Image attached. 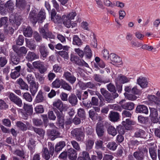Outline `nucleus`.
Masks as SVG:
<instances>
[{"label":"nucleus","instance_id":"nucleus-1","mask_svg":"<svg viewBox=\"0 0 160 160\" xmlns=\"http://www.w3.org/2000/svg\"><path fill=\"white\" fill-rule=\"evenodd\" d=\"M83 129V128L74 129L71 131V134L78 141H82L85 137Z\"/></svg>","mask_w":160,"mask_h":160},{"label":"nucleus","instance_id":"nucleus-2","mask_svg":"<svg viewBox=\"0 0 160 160\" xmlns=\"http://www.w3.org/2000/svg\"><path fill=\"white\" fill-rule=\"evenodd\" d=\"M35 11L34 10L32 11L30 13L29 18L30 19H38V20H44L46 18V16L45 11L44 10L41 9L37 15V18L36 17Z\"/></svg>","mask_w":160,"mask_h":160},{"label":"nucleus","instance_id":"nucleus-3","mask_svg":"<svg viewBox=\"0 0 160 160\" xmlns=\"http://www.w3.org/2000/svg\"><path fill=\"white\" fill-rule=\"evenodd\" d=\"M148 152V150L143 148L141 151L135 152L133 156L137 160H143L144 157L147 154Z\"/></svg>","mask_w":160,"mask_h":160},{"label":"nucleus","instance_id":"nucleus-4","mask_svg":"<svg viewBox=\"0 0 160 160\" xmlns=\"http://www.w3.org/2000/svg\"><path fill=\"white\" fill-rule=\"evenodd\" d=\"M62 19L63 20L67 19L68 20H72L74 19L78 20L82 19V18L80 15H78L77 16V13L75 11H72L70 12L67 15H64L62 17Z\"/></svg>","mask_w":160,"mask_h":160},{"label":"nucleus","instance_id":"nucleus-5","mask_svg":"<svg viewBox=\"0 0 160 160\" xmlns=\"http://www.w3.org/2000/svg\"><path fill=\"white\" fill-rule=\"evenodd\" d=\"M10 100L19 107L22 106V100L18 97L16 95L13 93H10L9 96Z\"/></svg>","mask_w":160,"mask_h":160},{"label":"nucleus","instance_id":"nucleus-6","mask_svg":"<svg viewBox=\"0 0 160 160\" xmlns=\"http://www.w3.org/2000/svg\"><path fill=\"white\" fill-rule=\"evenodd\" d=\"M32 65L35 68L38 69L41 74L44 73L47 70V68L44 66L43 62L39 61L33 62Z\"/></svg>","mask_w":160,"mask_h":160},{"label":"nucleus","instance_id":"nucleus-7","mask_svg":"<svg viewBox=\"0 0 160 160\" xmlns=\"http://www.w3.org/2000/svg\"><path fill=\"white\" fill-rule=\"evenodd\" d=\"M63 77L71 84H73L76 81V78L70 72L65 71L63 75Z\"/></svg>","mask_w":160,"mask_h":160},{"label":"nucleus","instance_id":"nucleus-8","mask_svg":"<svg viewBox=\"0 0 160 160\" xmlns=\"http://www.w3.org/2000/svg\"><path fill=\"white\" fill-rule=\"evenodd\" d=\"M21 69V66H18L14 68L11 70L10 74L11 78L13 79H16L20 75V71Z\"/></svg>","mask_w":160,"mask_h":160},{"label":"nucleus","instance_id":"nucleus-9","mask_svg":"<svg viewBox=\"0 0 160 160\" xmlns=\"http://www.w3.org/2000/svg\"><path fill=\"white\" fill-rule=\"evenodd\" d=\"M125 101L124 99H123L119 102V104L121 105L122 108L123 109L129 110H132L134 107V103L131 102H129L122 104L123 102H125Z\"/></svg>","mask_w":160,"mask_h":160},{"label":"nucleus","instance_id":"nucleus-10","mask_svg":"<svg viewBox=\"0 0 160 160\" xmlns=\"http://www.w3.org/2000/svg\"><path fill=\"white\" fill-rule=\"evenodd\" d=\"M130 79L131 78H128L126 76L120 74L116 78V82L117 83H124L129 82Z\"/></svg>","mask_w":160,"mask_h":160},{"label":"nucleus","instance_id":"nucleus-11","mask_svg":"<svg viewBox=\"0 0 160 160\" xmlns=\"http://www.w3.org/2000/svg\"><path fill=\"white\" fill-rule=\"evenodd\" d=\"M39 50L41 58L42 57L43 60L46 58L49 52L45 46L43 44L40 45L39 46Z\"/></svg>","mask_w":160,"mask_h":160},{"label":"nucleus","instance_id":"nucleus-12","mask_svg":"<svg viewBox=\"0 0 160 160\" xmlns=\"http://www.w3.org/2000/svg\"><path fill=\"white\" fill-rule=\"evenodd\" d=\"M13 49L20 57L25 56L28 51L27 49L24 47H22L18 49H17L15 47H13Z\"/></svg>","mask_w":160,"mask_h":160},{"label":"nucleus","instance_id":"nucleus-13","mask_svg":"<svg viewBox=\"0 0 160 160\" xmlns=\"http://www.w3.org/2000/svg\"><path fill=\"white\" fill-rule=\"evenodd\" d=\"M98 98L95 97H93L92 98L91 102L89 103H86L85 101H83V103L85 106L88 108L92 106H98Z\"/></svg>","mask_w":160,"mask_h":160},{"label":"nucleus","instance_id":"nucleus-14","mask_svg":"<svg viewBox=\"0 0 160 160\" xmlns=\"http://www.w3.org/2000/svg\"><path fill=\"white\" fill-rule=\"evenodd\" d=\"M96 131L98 137H102L103 136L105 130L104 128V126L102 123H98L97 124Z\"/></svg>","mask_w":160,"mask_h":160},{"label":"nucleus","instance_id":"nucleus-15","mask_svg":"<svg viewBox=\"0 0 160 160\" xmlns=\"http://www.w3.org/2000/svg\"><path fill=\"white\" fill-rule=\"evenodd\" d=\"M109 58L111 61L113 63L119 65L122 63L121 58L114 53H111L110 55Z\"/></svg>","mask_w":160,"mask_h":160},{"label":"nucleus","instance_id":"nucleus-16","mask_svg":"<svg viewBox=\"0 0 160 160\" xmlns=\"http://www.w3.org/2000/svg\"><path fill=\"white\" fill-rule=\"evenodd\" d=\"M150 117L152 122H156L158 116L157 110L154 108H150Z\"/></svg>","mask_w":160,"mask_h":160},{"label":"nucleus","instance_id":"nucleus-17","mask_svg":"<svg viewBox=\"0 0 160 160\" xmlns=\"http://www.w3.org/2000/svg\"><path fill=\"white\" fill-rule=\"evenodd\" d=\"M68 154L69 158L71 160H75L77 158L76 151L73 148H70L68 149Z\"/></svg>","mask_w":160,"mask_h":160},{"label":"nucleus","instance_id":"nucleus-18","mask_svg":"<svg viewBox=\"0 0 160 160\" xmlns=\"http://www.w3.org/2000/svg\"><path fill=\"white\" fill-rule=\"evenodd\" d=\"M137 83L142 88H145L148 86V82L145 78L140 77L137 80Z\"/></svg>","mask_w":160,"mask_h":160},{"label":"nucleus","instance_id":"nucleus-19","mask_svg":"<svg viewBox=\"0 0 160 160\" xmlns=\"http://www.w3.org/2000/svg\"><path fill=\"white\" fill-rule=\"evenodd\" d=\"M136 111L137 113H144L146 114L148 113V110L147 107L142 105H138L136 109Z\"/></svg>","mask_w":160,"mask_h":160},{"label":"nucleus","instance_id":"nucleus-20","mask_svg":"<svg viewBox=\"0 0 160 160\" xmlns=\"http://www.w3.org/2000/svg\"><path fill=\"white\" fill-rule=\"evenodd\" d=\"M54 107L62 112L64 109V107L62 102L60 99L57 100L53 103Z\"/></svg>","mask_w":160,"mask_h":160},{"label":"nucleus","instance_id":"nucleus-21","mask_svg":"<svg viewBox=\"0 0 160 160\" xmlns=\"http://www.w3.org/2000/svg\"><path fill=\"white\" fill-rule=\"evenodd\" d=\"M30 84V92L32 95L34 96L37 92L38 88V83H36L35 82L31 83Z\"/></svg>","mask_w":160,"mask_h":160},{"label":"nucleus","instance_id":"nucleus-22","mask_svg":"<svg viewBox=\"0 0 160 160\" xmlns=\"http://www.w3.org/2000/svg\"><path fill=\"white\" fill-rule=\"evenodd\" d=\"M122 123L126 129L130 130L132 129L131 125H134L135 122L130 121L129 119H127L125 121H123Z\"/></svg>","mask_w":160,"mask_h":160},{"label":"nucleus","instance_id":"nucleus-23","mask_svg":"<svg viewBox=\"0 0 160 160\" xmlns=\"http://www.w3.org/2000/svg\"><path fill=\"white\" fill-rule=\"evenodd\" d=\"M26 46L31 50H34L36 49V45L34 43L35 41L26 38Z\"/></svg>","mask_w":160,"mask_h":160},{"label":"nucleus","instance_id":"nucleus-24","mask_svg":"<svg viewBox=\"0 0 160 160\" xmlns=\"http://www.w3.org/2000/svg\"><path fill=\"white\" fill-rule=\"evenodd\" d=\"M56 114L58 123L60 124H61L62 127L63 128V123L64 121V115L62 112H59L58 111L57 112Z\"/></svg>","mask_w":160,"mask_h":160},{"label":"nucleus","instance_id":"nucleus-25","mask_svg":"<svg viewBox=\"0 0 160 160\" xmlns=\"http://www.w3.org/2000/svg\"><path fill=\"white\" fill-rule=\"evenodd\" d=\"M49 13H50L51 20H58L62 19V18L59 14H57V12L54 9H52Z\"/></svg>","mask_w":160,"mask_h":160},{"label":"nucleus","instance_id":"nucleus-26","mask_svg":"<svg viewBox=\"0 0 160 160\" xmlns=\"http://www.w3.org/2000/svg\"><path fill=\"white\" fill-rule=\"evenodd\" d=\"M39 56L33 52H29L27 54L26 58L29 61H31L35 59H38Z\"/></svg>","mask_w":160,"mask_h":160},{"label":"nucleus","instance_id":"nucleus-27","mask_svg":"<svg viewBox=\"0 0 160 160\" xmlns=\"http://www.w3.org/2000/svg\"><path fill=\"white\" fill-rule=\"evenodd\" d=\"M68 101L72 106H75L78 102V99L76 96L74 94H72L68 98Z\"/></svg>","mask_w":160,"mask_h":160},{"label":"nucleus","instance_id":"nucleus-28","mask_svg":"<svg viewBox=\"0 0 160 160\" xmlns=\"http://www.w3.org/2000/svg\"><path fill=\"white\" fill-rule=\"evenodd\" d=\"M18 83L20 86L21 89H25L27 90H28V86L22 78H20L17 81Z\"/></svg>","mask_w":160,"mask_h":160},{"label":"nucleus","instance_id":"nucleus-29","mask_svg":"<svg viewBox=\"0 0 160 160\" xmlns=\"http://www.w3.org/2000/svg\"><path fill=\"white\" fill-rule=\"evenodd\" d=\"M23 108L26 112L27 115H31L33 112V108L32 105H29L27 104H24Z\"/></svg>","mask_w":160,"mask_h":160},{"label":"nucleus","instance_id":"nucleus-30","mask_svg":"<svg viewBox=\"0 0 160 160\" xmlns=\"http://www.w3.org/2000/svg\"><path fill=\"white\" fill-rule=\"evenodd\" d=\"M145 135V132L143 130L139 128L136 130L134 133V136L137 138H144Z\"/></svg>","mask_w":160,"mask_h":160},{"label":"nucleus","instance_id":"nucleus-31","mask_svg":"<svg viewBox=\"0 0 160 160\" xmlns=\"http://www.w3.org/2000/svg\"><path fill=\"white\" fill-rule=\"evenodd\" d=\"M45 99L43 95V92L42 91H39L35 99V102L37 103H39L43 102Z\"/></svg>","mask_w":160,"mask_h":160},{"label":"nucleus","instance_id":"nucleus-32","mask_svg":"<svg viewBox=\"0 0 160 160\" xmlns=\"http://www.w3.org/2000/svg\"><path fill=\"white\" fill-rule=\"evenodd\" d=\"M111 121L116 122L119 119V113L116 112H111L109 114V116Z\"/></svg>","mask_w":160,"mask_h":160},{"label":"nucleus","instance_id":"nucleus-33","mask_svg":"<svg viewBox=\"0 0 160 160\" xmlns=\"http://www.w3.org/2000/svg\"><path fill=\"white\" fill-rule=\"evenodd\" d=\"M79 159H83L84 160H91L88 153L86 151H83L80 153Z\"/></svg>","mask_w":160,"mask_h":160},{"label":"nucleus","instance_id":"nucleus-34","mask_svg":"<svg viewBox=\"0 0 160 160\" xmlns=\"http://www.w3.org/2000/svg\"><path fill=\"white\" fill-rule=\"evenodd\" d=\"M72 43L73 45L80 46L82 44V42L77 35H75L73 38Z\"/></svg>","mask_w":160,"mask_h":160},{"label":"nucleus","instance_id":"nucleus-35","mask_svg":"<svg viewBox=\"0 0 160 160\" xmlns=\"http://www.w3.org/2000/svg\"><path fill=\"white\" fill-rule=\"evenodd\" d=\"M84 52L87 58H90L92 57V51L89 46H86L84 48Z\"/></svg>","mask_w":160,"mask_h":160},{"label":"nucleus","instance_id":"nucleus-36","mask_svg":"<svg viewBox=\"0 0 160 160\" xmlns=\"http://www.w3.org/2000/svg\"><path fill=\"white\" fill-rule=\"evenodd\" d=\"M66 145L64 141H61L57 143L55 147V151L58 152L63 148Z\"/></svg>","mask_w":160,"mask_h":160},{"label":"nucleus","instance_id":"nucleus-37","mask_svg":"<svg viewBox=\"0 0 160 160\" xmlns=\"http://www.w3.org/2000/svg\"><path fill=\"white\" fill-rule=\"evenodd\" d=\"M63 23L68 28H70L71 26L73 27L77 25V23L75 21L71 22V21H64Z\"/></svg>","mask_w":160,"mask_h":160},{"label":"nucleus","instance_id":"nucleus-38","mask_svg":"<svg viewBox=\"0 0 160 160\" xmlns=\"http://www.w3.org/2000/svg\"><path fill=\"white\" fill-rule=\"evenodd\" d=\"M42 156L46 160H48L50 158V154L47 148H44L42 151Z\"/></svg>","mask_w":160,"mask_h":160},{"label":"nucleus","instance_id":"nucleus-39","mask_svg":"<svg viewBox=\"0 0 160 160\" xmlns=\"http://www.w3.org/2000/svg\"><path fill=\"white\" fill-rule=\"evenodd\" d=\"M94 143V140L88 139L86 140V149L87 150L91 149Z\"/></svg>","mask_w":160,"mask_h":160},{"label":"nucleus","instance_id":"nucleus-40","mask_svg":"<svg viewBox=\"0 0 160 160\" xmlns=\"http://www.w3.org/2000/svg\"><path fill=\"white\" fill-rule=\"evenodd\" d=\"M148 100L152 102H154L155 104L159 102L160 99L154 95H149L148 96Z\"/></svg>","mask_w":160,"mask_h":160},{"label":"nucleus","instance_id":"nucleus-41","mask_svg":"<svg viewBox=\"0 0 160 160\" xmlns=\"http://www.w3.org/2000/svg\"><path fill=\"white\" fill-rule=\"evenodd\" d=\"M24 35L26 37H31L32 33V31L31 28L29 27H27L24 31Z\"/></svg>","mask_w":160,"mask_h":160},{"label":"nucleus","instance_id":"nucleus-42","mask_svg":"<svg viewBox=\"0 0 160 160\" xmlns=\"http://www.w3.org/2000/svg\"><path fill=\"white\" fill-rule=\"evenodd\" d=\"M108 132L109 134L112 136H115L117 134L116 129L114 127L112 126L109 127L108 129Z\"/></svg>","mask_w":160,"mask_h":160},{"label":"nucleus","instance_id":"nucleus-43","mask_svg":"<svg viewBox=\"0 0 160 160\" xmlns=\"http://www.w3.org/2000/svg\"><path fill=\"white\" fill-rule=\"evenodd\" d=\"M14 4L11 1H9L4 5L5 8L8 9L10 11H12L13 9Z\"/></svg>","mask_w":160,"mask_h":160},{"label":"nucleus","instance_id":"nucleus-44","mask_svg":"<svg viewBox=\"0 0 160 160\" xmlns=\"http://www.w3.org/2000/svg\"><path fill=\"white\" fill-rule=\"evenodd\" d=\"M124 94L125 98L129 100L134 101L137 98V97L133 94L125 93H124Z\"/></svg>","mask_w":160,"mask_h":160},{"label":"nucleus","instance_id":"nucleus-45","mask_svg":"<svg viewBox=\"0 0 160 160\" xmlns=\"http://www.w3.org/2000/svg\"><path fill=\"white\" fill-rule=\"evenodd\" d=\"M26 5L25 0H16V6L19 8H23Z\"/></svg>","mask_w":160,"mask_h":160},{"label":"nucleus","instance_id":"nucleus-46","mask_svg":"<svg viewBox=\"0 0 160 160\" xmlns=\"http://www.w3.org/2000/svg\"><path fill=\"white\" fill-rule=\"evenodd\" d=\"M117 147V145L114 142H109L107 145L108 148L112 150H115Z\"/></svg>","mask_w":160,"mask_h":160},{"label":"nucleus","instance_id":"nucleus-47","mask_svg":"<svg viewBox=\"0 0 160 160\" xmlns=\"http://www.w3.org/2000/svg\"><path fill=\"white\" fill-rule=\"evenodd\" d=\"M149 152L150 156L152 159L155 160L157 158V152L153 148H150L149 149Z\"/></svg>","mask_w":160,"mask_h":160},{"label":"nucleus","instance_id":"nucleus-48","mask_svg":"<svg viewBox=\"0 0 160 160\" xmlns=\"http://www.w3.org/2000/svg\"><path fill=\"white\" fill-rule=\"evenodd\" d=\"M17 127L22 131H26L27 129L26 125L21 122L18 121L17 123Z\"/></svg>","mask_w":160,"mask_h":160},{"label":"nucleus","instance_id":"nucleus-49","mask_svg":"<svg viewBox=\"0 0 160 160\" xmlns=\"http://www.w3.org/2000/svg\"><path fill=\"white\" fill-rule=\"evenodd\" d=\"M61 86L64 89L68 91H70L72 89V87L69 84L64 81L62 82Z\"/></svg>","mask_w":160,"mask_h":160},{"label":"nucleus","instance_id":"nucleus-50","mask_svg":"<svg viewBox=\"0 0 160 160\" xmlns=\"http://www.w3.org/2000/svg\"><path fill=\"white\" fill-rule=\"evenodd\" d=\"M34 137L30 138L29 142L28 144V148L30 149H32L35 146V141L33 138Z\"/></svg>","mask_w":160,"mask_h":160},{"label":"nucleus","instance_id":"nucleus-51","mask_svg":"<svg viewBox=\"0 0 160 160\" xmlns=\"http://www.w3.org/2000/svg\"><path fill=\"white\" fill-rule=\"evenodd\" d=\"M52 86L55 88H59L60 87L61 82L59 78L56 79L52 83Z\"/></svg>","mask_w":160,"mask_h":160},{"label":"nucleus","instance_id":"nucleus-52","mask_svg":"<svg viewBox=\"0 0 160 160\" xmlns=\"http://www.w3.org/2000/svg\"><path fill=\"white\" fill-rule=\"evenodd\" d=\"M35 110L37 113H42L44 111L43 107L41 105L36 106L35 108Z\"/></svg>","mask_w":160,"mask_h":160},{"label":"nucleus","instance_id":"nucleus-53","mask_svg":"<svg viewBox=\"0 0 160 160\" xmlns=\"http://www.w3.org/2000/svg\"><path fill=\"white\" fill-rule=\"evenodd\" d=\"M11 61L13 64L17 65L19 62V58L17 56L12 55L11 57Z\"/></svg>","mask_w":160,"mask_h":160},{"label":"nucleus","instance_id":"nucleus-54","mask_svg":"<svg viewBox=\"0 0 160 160\" xmlns=\"http://www.w3.org/2000/svg\"><path fill=\"white\" fill-rule=\"evenodd\" d=\"M73 147L78 151L80 150V148L78 143L75 140H72L71 142Z\"/></svg>","mask_w":160,"mask_h":160},{"label":"nucleus","instance_id":"nucleus-55","mask_svg":"<svg viewBox=\"0 0 160 160\" xmlns=\"http://www.w3.org/2000/svg\"><path fill=\"white\" fill-rule=\"evenodd\" d=\"M33 130L36 133L40 136H43L45 132L42 129L39 128H34Z\"/></svg>","mask_w":160,"mask_h":160},{"label":"nucleus","instance_id":"nucleus-56","mask_svg":"<svg viewBox=\"0 0 160 160\" xmlns=\"http://www.w3.org/2000/svg\"><path fill=\"white\" fill-rule=\"evenodd\" d=\"M23 98L27 101L31 102L32 101V98L31 94L28 92L24 93L23 95Z\"/></svg>","mask_w":160,"mask_h":160},{"label":"nucleus","instance_id":"nucleus-57","mask_svg":"<svg viewBox=\"0 0 160 160\" xmlns=\"http://www.w3.org/2000/svg\"><path fill=\"white\" fill-rule=\"evenodd\" d=\"M130 44L133 48H138L142 46V44L139 42H136L134 40H132L130 42Z\"/></svg>","mask_w":160,"mask_h":160},{"label":"nucleus","instance_id":"nucleus-58","mask_svg":"<svg viewBox=\"0 0 160 160\" xmlns=\"http://www.w3.org/2000/svg\"><path fill=\"white\" fill-rule=\"evenodd\" d=\"M26 79L28 82L30 84L35 82L34 81V77L31 74H28L26 77Z\"/></svg>","mask_w":160,"mask_h":160},{"label":"nucleus","instance_id":"nucleus-59","mask_svg":"<svg viewBox=\"0 0 160 160\" xmlns=\"http://www.w3.org/2000/svg\"><path fill=\"white\" fill-rule=\"evenodd\" d=\"M60 135V133L58 131L54 130L51 131L50 133L49 134V135L50 137L54 136V137H59Z\"/></svg>","mask_w":160,"mask_h":160},{"label":"nucleus","instance_id":"nucleus-60","mask_svg":"<svg viewBox=\"0 0 160 160\" xmlns=\"http://www.w3.org/2000/svg\"><path fill=\"white\" fill-rule=\"evenodd\" d=\"M7 62V60L5 57H0V66L3 67Z\"/></svg>","mask_w":160,"mask_h":160},{"label":"nucleus","instance_id":"nucleus-61","mask_svg":"<svg viewBox=\"0 0 160 160\" xmlns=\"http://www.w3.org/2000/svg\"><path fill=\"white\" fill-rule=\"evenodd\" d=\"M62 68L57 64L53 66V70L55 72H61Z\"/></svg>","mask_w":160,"mask_h":160},{"label":"nucleus","instance_id":"nucleus-62","mask_svg":"<svg viewBox=\"0 0 160 160\" xmlns=\"http://www.w3.org/2000/svg\"><path fill=\"white\" fill-rule=\"evenodd\" d=\"M88 25L89 24L87 22L83 21L81 23V27L84 30L89 31Z\"/></svg>","mask_w":160,"mask_h":160},{"label":"nucleus","instance_id":"nucleus-63","mask_svg":"<svg viewBox=\"0 0 160 160\" xmlns=\"http://www.w3.org/2000/svg\"><path fill=\"white\" fill-rule=\"evenodd\" d=\"M103 2L104 5L107 7H113L114 6V3H112L109 0H103Z\"/></svg>","mask_w":160,"mask_h":160},{"label":"nucleus","instance_id":"nucleus-64","mask_svg":"<svg viewBox=\"0 0 160 160\" xmlns=\"http://www.w3.org/2000/svg\"><path fill=\"white\" fill-rule=\"evenodd\" d=\"M24 40L23 36L22 35H19L16 41V43L18 45H22L23 43Z\"/></svg>","mask_w":160,"mask_h":160}]
</instances>
